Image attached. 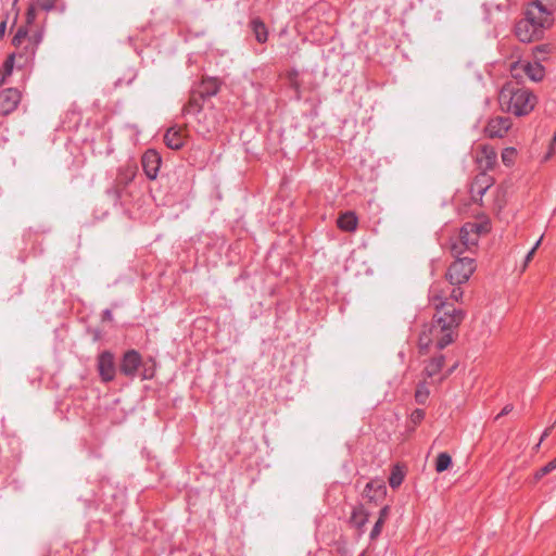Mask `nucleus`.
<instances>
[{"label":"nucleus","mask_w":556,"mask_h":556,"mask_svg":"<svg viewBox=\"0 0 556 556\" xmlns=\"http://www.w3.org/2000/svg\"><path fill=\"white\" fill-rule=\"evenodd\" d=\"M5 29H7V20H3L0 23V39L4 36Z\"/></svg>","instance_id":"obj_44"},{"label":"nucleus","mask_w":556,"mask_h":556,"mask_svg":"<svg viewBox=\"0 0 556 556\" xmlns=\"http://www.w3.org/2000/svg\"><path fill=\"white\" fill-rule=\"evenodd\" d=\"M556 469V458H553L551 462H548L546 465L538 469L533 475L534 482L540 481L543 477L551 473Z\"/></svg>","instance_id":"obj_30"},{"label":"nucleus","mask_w":556,"mask_h":556,"mask_svg":"<svg viewBox=\"0 0 556 556\" xmlns=\"http://www.w3.org/2000/svg\"><path fill=\"white\" fill-rule=\"evenodd\" d=\"M250 26L256 41L260 43H265L268 39V30L265 23L260 17H255L250 22Z\"/></svg>","instance_id":"obj_24"},{"label":"nucleus","mask_w":556,"mask_h":556,"mask_svg":"<svg viewBox=\"0 0 556 556\" xmlns=\"http://www.w3.org/2000/svg\"><path fill=\"white\" fill-rule=\"evenodd\" d=\"M516 150L514 148H506L502 152V161L505 165L509 166L514 163Z\"/></svg>","instance_id":"obj_35"},{"label":"nucleus","mask_w":556,"mask_h":556,"mask_svg":"<svg viewBox=\"0 0 556 556\" xmlns=\"http://www.w3.org/2000/svg\"><path fill=\"white\" fill-rule=\"evenodd\" d=\"M426 413L421 408H416L412 412L409 416V422L414 425V427L418 426L425 419Z\"/></svg>","instance_id":"obj_34"},{"label":"nucleus","mask_w":556,"mask_h":556,"mask_svg":"<svg viewBox=\"0 0 556 556\" xmlns=\"http://www.w3.org/2000/svg\"><path fill=\"white\" fill-rule=\"evenodd\" d=\"M536 102V96L530 89L519 87L514 81L505 83L498 93L501 109L515 116L528 115Z\"/></svg>","instance_id":"obj_3"},{"label":"nucleus","mask_w":556,"mask_h":556,"mask_svg":"<svg viewBox=\"0 0 556 556\" xmlns=\"http://www.w3.org/2000/svg\"><path fill=\"white\" fill-rule=\"evenodd\" d=\"M486 224L480 223H466L459 229L457 237L467 243V249L470 253H473L478 248V242L482 231H486Z\"/></svg>","instance_id":"obj_7"},{"label":"nucleus","mask_w":556,"mask_h":556,"mask_svg":"<svg viewBox=\"0 0 556 556\" xmlns=\"http://www.w3.org/2000/svg\"><path fill=\"white\" fill-rule=\"evenodd\" d=\"M464 295L463 289L456 285H452L448 280L434 281L428 292L430 305L438 311L446 312L456 308L450 300L458 302Z\"/></svg>","instance_id":"obj_5"},{"label":"nucleus","mask_w":556,"mask_h":556,"mask_svg":"<svg viewBox=\"0 0 556 556\" xmlns=\"http://www.w3.org/2000/svg\"><path fill=\"white\" fill-rule=\"evenodd\" d=\"M359 556H364V554L359 555Z\"/></svg>","instance_id":"obj_48"},{"label":"nucleus","mask_w":556,"mask_h":556,"mask_svg":"<svg viewBox=\"0 0 556 556\" xmlns=\"http://www.w3.org/2000/svg\"><path fill=\"white\" fill-rule=\"evenodd\" d=\"M185 130L181 127H169L164 135V143L172 150H179L185 144Z\"/></svg>","instance_id":"obj_18"},{"label":"nucleus","mask_w":556,"mask_h":556,"mask_svg":"<svg viewBox=\"0 0 556 556\" xmlns=\"http://www.w3.org/2000/svg\"><path fill=\"white\" fill-rule=\"evenodd\" d=\"M162 157L156 150H147L141 159V164L146 176L153 180L157 177Z\"/></svg>","instance_id":"obj_11"},{"label":"nucleus","mask_w":556,"mask_h":556,"mask_svg":"<svg viewBox=\"0 0 556 556\" xmlns=\"http://www.w3.org/2000/svg\"><path fill=\"white\" fill-rule=\"evenodd\" d=\"M197 116V131L202 135L210 134L216 130L217 121L214 114H207L202 111L201 115Z\"/></svg>","instance_id":"obj_19"},{"label":"nucleus","mask_w":556,"mask_h":556,"mask_svg":"<svg viewBox=\"0 0 556 556\" xmlns=\"http://www.w3.org/2000/svg\"><path fill=\"white\" fill-rule=\"evenodd\" d=\"M108 194L113 195L115 198V200H119L121 199V192H119V190L117 188H113V189L108 190Z\"/></svg>","instance_id":"obj_43"},{"label":"nucleus","mask_w":556,"mask_h":556,"mask_svg":"<svg viewBox=\"0 0 556 556\" xmlns=\"http://www.w3.org/2000/svg\"><path fill=\"white\" fill-rule=\"evenodd\" d=\"M383 523H384V521L379 520V519L375 522V525L370 531V534H369L370 540H376L380 535Z\"/></svg>","instance_id":"obj_36"},{"label":"nucleus","mask_w":556,"mask_h":556,"mask_svg":"<svg viewBox=\"0 0 556 556\" xmlns=\"http://www.w3.org/2000/svg\"><path fill=\"white\" fill-rule=\"evenodd\" d=\"M97 368L103 382L113 381L116 372L113 353L110 351L101 352L97 358Z\"/></svg>","instance_id":"obj_9"},{"label":"nucleus","mask_w":556,"mask_h":556,"mask_svg":"<svg viewBox=\"0 0 556 556\" xmlns=\"http://www.w3.org/2000/svg\"><path fill=\"white\" fill-rule=\"evenodd\" d=\"M287 79H288L289 87L291 89H293V91L295 93V99L296 100H301V98H302V85H301V81L299 79V71L295 70V68H292V70L288 71L287 72Z\"/></svg>","instance_id":"obj_26"},{"label":"nucleus","mask_w":556,"mask_h":556,"mask_svg":"<svg viewBox=\"0 0 556 556\" xmlns=\"http://www.w3.org/2000/svg\"><path fill=\"white\" fill-rule=\"evenodd\" d=\"M358 218L352 211H348L341 214L337 219V226L339 229L348 232H352L357 228Z\"/></svg>","instance_id":"obj_23"},{"label":"nucleus","mask_w":556,"mask_h":556,"mask_svg":"<svg viewBox=\"0 0 556 556\" xmlns=\"http://www.w3.org/2000/svg\"><path fill=\"white\" fill-rule=\"evenodd\" d=\"M386 485L380 481H370L366 484L363 496L368 498L370 502L381 500L386 495Z\"/></svg>","instance_id":"obj_21"},{"label":"nucleus","mask_w":556,"mask_h":556,"mask_svg":"<svg viewBox=\"0 0 556 556\" xmlns=\"http://www.w3.org/2000/svg\"><path fill=\"white\" fill-rule=\"evenodd\" d=\"M528 5L548 13L549 17H554L556 11V0H533Z\"/></svg>","instance_id":"obj_27"},{"label":"nucleus","mask_w":556,"mask_h":556,"mask_svg":"<svg viewBox=\"0 0 556 556\" xmlns=\"http://www.w3.org/2000/svg\"><path fill=\"white\" fill-rule=\"evenodd\" d=\"M444 361L445 359L443 355H439L430 359L424 369V374L426 375V377L432 378L437 376L442 370L444 366Z\"/></svg>","instance_id":"obj_25"},{"label":"nucleus","mask_w":556,"mask_h":556,"mask_svg":"<svg viewBox=\"0 0 556 556\" xmlns=\"http://www.w3.org/2000/svg\"><path fill=\"white\" fill-rule=\"evenodd\" d=\"M222 87V81L217 77H205L192 88L199 92L205 100L216 96Z\"/></svg>","instance_id":"obj_16"},{"label":"nucleus","mask_w":556,"mask_h":556,"mask_svg":"<svg viewBox=\"0 0 556 556\" xmlns=\"http://www.w3.org/2000/svg\"><path fill=\"white\" fill-rule=\"evenodd\" d=\"M43 38V27L35 24V8L26 11L25 23L21 25L13 39L15 51L3 63V74L11 75L15 61L18 67H25L33 63L38 47Z\"/></svg>","instance_id":"obj_1"},{"label":"nucleus","mask_w":556,"mask_h":556,"mask_svg":"<svg viewBox=\"0 0 556 556\" xmlns=\"http://www.w3.org/2000/svg\"><path fill=\"white\" fill-rule=\"evenodd\" d=\"M369 518L368 511L364 508L362 504L353 507L350 523L355 527L361 533L364 532V527L367 523Z\"/></svg>","instance_id":"obj_20"},{"label":"nucleus","mask_w":556,"mask_h":556,"mask_svg":"<svg viewBox=\"0 0 556 556\" xmlns=\"http://www.w3.org/2000/svg\"><path fill=\"white\" fill-rule=\"evenodd\" d=\"M542 239H543V236L540 237V239L535 242V244L532 247V249L527 253L526 257H525V267L531 262V260L533 258V255L536 251V249L539 248V245L541 244L542 242Z\"/></svg>","instance_id":"obj_37"},{"label":"nucleus","mask_w":556,"mask_h":556,"mask_svg":"<svg viewBox=\"0 0 556 556\" xmlns=\"http://www.w3.org/2000/svg\"><path fill=\"white\" fill-rule=\"evenodd\" d=\"M514 70H522L532 81H541L545 76V68L540 62L516 61L514 62Z\"/></svg>","instance_id":"obj_13"},{"label":"nucleus","mask_w":556,"mask_h":556,"mask_svg":"<svg viewBox=\"0 0 556 556\" xmlns=\"http://www.w3.org/2000/svg\"><path fill=\"white\" fill-rule=\"evenodd\" d=\"M538 52L549 53L551 47L548 45H541L535 48Z\"/></svg>","instance_id":"obj_42"},{"label":"nucleus","mask_w":556,"mask_h":556,"mask_svg":"<svg viewBox=\"0 0 556 556\" xmlns=\"http://www.w3.org/2000/svg\"><path fill=\"white\" fill-rule=\"evenodd\" d=\"M112 318H113L112 312H111L110 309H105V311L103 312V319H105V320H112Z\"/></svg>","instance_id":"obj_45"},{"label":"nucleus","mask_w":556,"mask_h":556,"mask_svg":"<svg viewBox=\"0 0 556 556\" xmlns=\"http://www.w3.org/2000/svg\"><path fill=\"white\" fill-rule=\"evenodd\" d=\"M466 316L465 311L460 308H451L446 312L438 311L433 314L430 324H426L418 338L420 351H427L430 345L442 350L451 344L456 334V330Z\"/></svg>","instance_id":"obj_2"},{"label":"nucleus","mask_w":556,"mask_h":556,"mask_svg":"<svg viewBox=\"0 0 556 556\" xmlns=\"http://www.w3.org/2000/svg\"><path fill=\"white\" fill-rule=\"evenodd\" d=\"M450 250L452 255L456 258L463 257L462 255L465 252H469V249H467V243H465L463 240H459L457 236L450 239Z\"/></svg>","instance_id":"obj_28"},{"label":"nucleus","mask_w":556,"mask_h":556,"mask_svg":"<svg viewBox=\"0 0 556 556\" xmlns=\"http://www.w3.org/2000/svg\"><path fill=\"white\" fill-rule=\"evenodd\" d=\"M404 480V473L403 471L397 467L395 466L392 471H391V475L389 477V484L392 489H396L399 488L402 482Z\"/></svg>","instance_id":"obj_31"},{"label":"nucleus","mask_w":556,"mask_h":556,"mask_svg":"<svg viewBox=\"0 0 556 556\" xmlns=\"http://www.w3.org/2000/svg\"><path fill=\"white\" fill-rule=\"evenodd\" d=\"M134 177V174L131 173L129 177L126 178L125 184H127L129 180H131Z\"/></svg>","instance_id":"obj_47"},{"label":"nucleus","mask_w":556,"mask_h":556,"mask_svg":"<svg viewBox=\"0 0 556 556\" xmlns=\"http://www.w3.org/2000/svg\"><path fill=\"white\" fill-rule=\"evenodd\" d=\"M429 397V390L425 383H419L415 391V400L418 404H425Z\"/></svg>","instance_id":"obj_32"},{"label":"nucleus","mask_w":556,"mask_h":556,"mask_svg":"<svg viewBox=\"0 0 556 556\" xmlns=\"http://www.w3.org/2000/svg\"><path fill=\"white\" fill-rule=\"evenodd\" d=\"M476 269L475 260L469 256L456 258L447 268L446 279L456 286L467 282Z\"/></svg>","instance_id":"obj_6"},{"label":"nucleus","mask_w":556,"mask_h":556,"mask_svg":"<svg viewBox=\"0 0 556 556\" xmlns=\"http://www.w3.org/2000/svg\"><path fill=\"white\" fill-rule=\"evenodd\" d=\"M452 465V457L448 453L442 452L437 456L435 459V470L438 472H443L447 470Z\"/></svg>","instance_id":"obj_29"},{"label":"nucleus","mask_w":556,"mask_h":556,"mask_svg":"<svg viewBox=\"0 0 556 556\" xmlns=\"http://www.w3.org/2000/svg\"><path fill=\"white\" fill-rule=\"evenodd\" d=\"M494 184V179L489 174L481 172L470 185V195L473 202H481L486 190Z\"/></svg>","instance_id":"obj_10"},{"label":"nucleus","mask_w":556,"mask_h":556,"mask_svg":"<svg viewBox=\"0 0 556 556\" xmlns=\"http://www.w3.org/2000/svg\"><path fill=\"white\" fill-rule=\"evenodd\" d=\"M35 8V16L37 15V9H40L46 12H50L56 10L63 13L66 10V5L63 0H35L34 3L29 4V8Z\"/></svg>","instance_id":"obj_22"},{"label":"nucleus","mask_w":556,"mask_h":556,"mask_svg":"<svg viewBox=\"0 0 556 556\" xmlns=\"http://www.w3.org/2000/svg\"><path fill=\"white\" fill-rule=\"evenodd\" d=\"M509 71H510L511 76L516 79L522 78V76L525 75L522 70H516V71L514 70V62L510 64Z\"/></svg>","instance_id":"obj_39"},{"label":"nucleus","mask_w":556,"mask_h":556,"mask_svg":"<svg viewBox=\"0 0 556 556\" xmlns=\"http://www.w3.org/2000/svg\"><path fill=\"white\" fill-rule=\"evenodd\" d=\"M553 24L554 17L548 13L527 5L523 17L515 25V35L521 42L529 43L541 39Z\"/></svg>","instance_id":"obj_4"},{"label":"nucleus","mask_w":556,"mask_h":556,"mask_svg":"<svg viewBox=\"0 0 556 556\" xmlns=\"http://www.w3.org/2000/svg\"><path fill=\"white\" fill-rule=\"evenodd\" d=\"M21 92L16 88H8L0 92V113L9 114L21 101Z\"/></svg>","instance_id":"obj_14"},{"label":"nucleus","mask_w":556,"mask_h":556,"mask_svg":"<svg viewBox=\"0 0 556 556\" xmlns=\"http://www.w3.org/2000/svg\"><path fill=\"white\" fill-rule=\"evenodd\" d=\"M149 362H151V366L142 363L143 370L140 375L142 380H150L155 376V362L153 358H150Z\"/></svg>","instance_id":"obj_33"},{"label":"nucleus","mask_w":556,"mask_h":556,"mask_svg":"<svg viewBox=\"0 0 556 556\" xmlns=\"http://www.w3.org/2000/svg\"><path fill=\"white\" fill-rule=\"evenodd\" d=\"M389 514V506H383L379 511V520L386 521V518Z\"/></svg>","instance_id":"obj_41"},{"label":"nucleus","mask_w":556,"mask_h":556,"mask_svg":"<svg viewBox=\"0 0 556 556\" xmlns=\"http://www.w3.org/2000/svg\"><path fill=\"white\" fill-rule=\"evenodd\" d=\"M205 101L206 100L202 98V96L197 92L195 89L191 88L188 102L182 106L181 110L182 116L201 115Z\"/></svg>","instance_id":"obj_17"},{"label":"nucleus","mask_w":556,"mask_h":556,"mask_svg":"<svg viewBox=\"0 0 556 556\" xmlns=\"http://www.w3.org/2000/svg\"><path fill=\"white\" fill-rule=\"evenodd\" d=\"M555 425H556V419H555V422H554L551 427H547V428L543 431V433H542V435H541V439H540V441H539V443H538L536 447H539V446H540V444H541V443H542V442H543V441H544V440L549 435V433H551V431H552V429L554 428V426H555Z\"/></svg>","instance_id":"obj_38"},{"label":"nucleus","mask_w":556,"mask_h":556,"mask_svg":"<svg viewBox=\"0 0 556 556\" xmlns=\"http://www.w3.org/2000/svg\"><path fill=\"white\" fill-rule=\"evenodd\" d=\"M511 410H513V405L511 404L505 405L503 407V409L501 410V413L495 417V419H498V418L509 414Z\"/></svg>","instance_id":"obj_40"},{"label":"nucleus","mask_w":556,"mask_h":556,"mask_svg":"<svg viewBox=\"0 0 556 556\" xmlns=\"http://www.w3.org/2000/svg\"><path fill=\"white\" fill-rule=\"evenodd\" d=\"M5 74L0 72V86L4 83Z\"/></svg>","instance_id":"obj_46"},{"label":"nucleus","mask_w":556,"mask_h":556,"mask_svg":"<svg viewBox=\"0 0 556 556\" xmlns=\"http://www.w3.org/2000/svg\"><path fill=\"white\" fill-rule=\"evenodd\" d=\"M476 161L482 172L493 169L497 161V153L491 146H481L477 152Z\"/></svg>","instance_id":"obj_15"},{"label":"nucleus","mask_w":556,"mask_h":556,"mask_svg":"<svg viewBox=\"0 0 556 556\" xmlns=\"http://www.w3.org/2000/svg\"><path fill=\"white\" fill-rule=\"evenodd\" d=\"M510 127L511 121L509 117L496 116L488 122L484 134L489 138H503Z\"/></svg>","instance_id":"obj_12"},{"label":"nucleus","mask_w":556,"mask_h":556,"mask_svg":"<svg viewBox=\"0 0 556 556\" xmlns=\"http://www.w3.org/2000/svg\"><path fill=\"white\" fill-rule=\"evenodd\" d=\"M142 366L141 354L137 350H128L124 353L121 364L119 371L125 377L134 379L139 368Z\"/></svg>","instance_id":"obj_8"}]
</instances>
